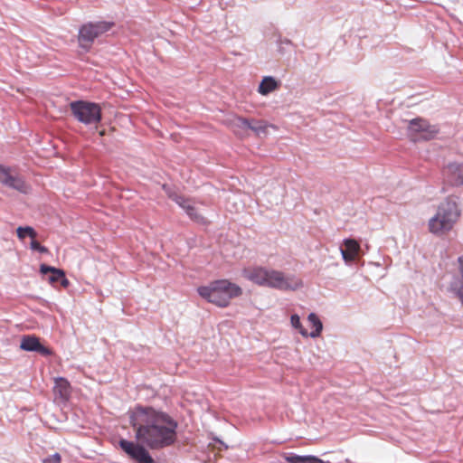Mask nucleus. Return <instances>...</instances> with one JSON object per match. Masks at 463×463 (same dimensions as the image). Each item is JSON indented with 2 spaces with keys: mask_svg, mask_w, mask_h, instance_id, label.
Instances as JSON below:
<instances>
[{
  "mask_svg": "<svg viewBox=\"0 0 463 463\" xmlns=\"http://www.w3.org/2000/svg\"><path fill=\"white\" fill-rule=\"evenodd\" d=\"M129 422L137 442L120 439L119 447L137 463H155L147 449H161L176 441L177 421L163 411L136 406L130 412Z\"/></svg>",
  "mask_w": 463,
  "mask_h": 463,
  "instance_id": "nucleus-1",
  "label": "nucleus"
},
{
  "mask_svg": "<svg viewBox=\"0 0 463 463\" xmlns=\"http://www.w3.org/2000/svg\"><path fill=\"white\" fill-rule=\"evenodd\" d=\"M16 233H17L18 238L21 240H24L25 238V236H29L32 239H35L37 236V233L34 231V229L30 226L18 227L16 230Z\"/></svg>",
  "mask_w": 463,
  "mask_h": 463,
  "instance_id": "nucleus-19",
  "label": "nucleus"
},
{
  "mask_svg": "<svg viewBox=\"0 0 463 463\" xmlns=\"http://www.w3.org/2000/svg\"><path fill=\"white\" fill-rule=\"evenodd\" d=\"M2 184L22 194H27L30 190V186L18 171L10 167H2Z\"/></svg>",
  "mask_w": 463,
  "mask_h": 463,
  "instance_id": "nucleus-8",
  "label": "nucleus"
},
{
  "mask_svg": "<svg viewBox=\"0 0 463 463\" xmlns=\"http://www.w3.org/2000/svg\"><path fill=\"white\" fill-rule=\"evenodd\" d=\"M233 131L236 135L244 137L250 130V120L241 117H237L232 121Z\"/></svg>",
  "mask_w": 463,
  "mask_h": 463,
  "instance_id": "nucleus-16",
  "label": "nucleus"
},
{
  "mask_svg": "<svg viewBox=\"0 0 463 463\" xmlns=\"http://www.w3.org/2000/svg\"><path fill=\"white\" fill-rule=\"evenodd\" d=\"M290 323H291V326L298 329L299 334H301L303 336L305 337H307L308 336V332L307 330L302 326L301 322H300V317L298 315L295 314V315H292L291 317H290Z\"/></svg>",
  "mask_w": 463,
  "mask_h": 463,
  "instance_id": "nucleus-20",
  "label": "nucleus"
},
{
  "mask_svg": "<svg viewBox=\"0 0 463 463\" xmlns=\"http://www.w3.org/2000/svg\"><path fill=\"white\" fill-rule=\"evenodd\" d=\"M345 249L341 250L343 259L345 261H353L356 259L361 250L360 244L354 239L344 241Z\"/></svg>",
  "mask_w": 463,
  "mask_h": 463,
  "instance_id": "nucleus-11",
  "label": "nucleus"
},
{
  "mask_svg": "<svg viewBox=\"0 0 463 463\" xmlns=\"http://www.w3.org/2000/svg\"><path fill=\"white\" fill-rule=\"evenodd\" d=\"M282 457L288 463H330L323 461L315 456H298L293 453H284Z\"/></svg>",
  "mask_w": 463,
  "mask_h": 463,
  "instance_id": "nucleus-13",
  "label": "nucleus"
},
{
  "mask_svg": "<svg viewBox=\"0 0 463 463\" xmlns=\"http://www.w3.org/2000/svg\"><path fill=\"white\" fill-rule=\"evenodd\" d=\"M460 215L456 201L449 197L438 207L437 213L429 221V230L434 234L450 231Z\"/></svg>",
  "mask_w": 463,
  "mask_h": 463,
  "instance_id": "nucleus-4",
  "label": "nucleus"
},
{
  "mask_svg": "<svg viewBox=\"0 0 463 463\" xmlns=\"http://www.w3.org/2000/svg\"><path fill=\"white\" fill-rule=\"evenodd\" d=\"M31 249L33 250H38L41 253H47L48 249L44 246H42L37 241L32 239L31 241Z\"/></svg>",
  "mask_w": 463,
  "mask_h": 463,
  "instance_id": "nucleus-23",
  "label": "nucleus"
},
{
  "mask_svg": "<svg viewBox=\"0 0 463 463\" xmlns=\"http://www.w3.org/2000/svg\"><path fill=\"white\" fill-rule=\"evenodd\" d=\"M59 282L61 283V286L64 288H66L70 285V281L66 279L65 276L61 278Z\"/></svg>",
  "mask_w": 463,
  "mask_h": 463,
  "instance_id": "nucleus-26",
  "label": "nucleus"
},
{
  "mask_svg": "<svg viewBox=\"0 0 463 463\" xmlns=\"http://www.w3.org/2000/svg\"><path fill=\"white\" fill-rule=\"evenodd\" d=\"M458 269L459 275L463 280V257L458 258ZM455 294L461 302V304L463 305V284L455 289Z\"/></svg>",
  "mask_w": 463,
  "mask_h": 463,
  "instance_id": "nucleus-21",
  "label": "nucleus"
},
{
  "mask_svg": "<svg viewBox=\"0 0 463 463\" xmlns=\"http://www.w3.org/2000/svg\"><path fill=\"white\" fill-rule=\"evenodd\" d=\"M198 294L208 302L226 307L231 300L242 295V288L228 279H219L197 288Z\"/></svg>",
  "mask_w": 463,
  "mask_h": 463,
  "instance_id": "nucleus-3",
  "label": "nucleus"
},
{
  "mask_svg": "<svg viewBox=\"0 0 463 463\" xmlns=\"http://www.w3.org/2000/svg\"><path fill=\"white\" fill-rule=\"evenodd\" d=\"M409 134L413 141L430 140L439 133L436 126L430 125L423 118H415L410 122Z\"/></svg>",
  "mask_w": 463,
  "mask_h": 463,
  "instance_id": "nucleus-7",
  "label": "nucleus"
},
{
  "mask_svg": "<svg viewBox=\"0 0 463 463\" xmlns=\"http://www.w3.org/2000/svg\"><path fill=\"white\" fill-rule=\"evenodd\" d=\"M279 82L270 76L264 77L259 86L258 91L261 95H268L279 88Z\"/></svg>",
  "mask_w": 463,
  "mask_h": 463,
  "instance_id": "nucleus-15",
  "label": "nucleus"
},
{
  "mask_svg": "<svg viewBox=\"0 0 463 463\" xmlns=\"http://www.w3.org/2000/svg\"><path fill=\"white\" fill-rule=\"evenodd\" d=\"M307 320L313 327V330L308 333V336L312 338L319 336L323 329V325L319 317L315 313H310L307 317Z\"/></svg>",
  "mask_w": 463,
  "mask_h": 463,
  "instance_id": "nucleus-17",
  "label": "nucleus"
},
{
  "mask_svg": "<svg viewBox=\"0 0 463 463\" xmlns=\"http://www.w3.org/2000/svg\"><path fill=\"white\" fill-rule=\"evenodd\" d=\"M40 272L43 275L50 273L48 277V281L50 284L54 285L59 282L61 278L64 277V271L62 269L48 266L46 264H42L40 266Z\"/></svg>",
  "mask_w": 463,
  "mask_h": 463,
  "instance_id": "nucleus-14",
  "label": "nucleus"
},
{
  "mask_svg": "<svg viewBox=\"0 0 463 463\" xmlns=\"http://www.w3.org/2000/svg\"><path fill=\"white\" fill-rule=\"evenodd\" d=\"M61 458L60 454L55 453L43 460V463H61Z\"/></svg>",
  "mask_w": 463,
  "mask_h": 463,
  "instance_id": "nucleus-25",
  "label": "nucleus"
},
{
  "mask_svg": "<svg viewBox=\"0 0 463 463\" xmlns=\"http://www.w3.org/2000/svg\"><path fill=\"white\" fill-rule=\"evenodd\" d=\"M72 115L81 123L94 124L101 119L100 107L92 102L78 100L70 104Z\"/></svg>",
  "mask_w": 463,
  "mask_h": 463,
  "instance_id": "nucleus-6",
  "label": "nucleus"
},
{
  "mask_svg": "<svg viewBox=\"0 0 463 463\" xmlns=\"http://www.w3.org/2000/svg\"><path fill=\"white\" fill-rule=\"evenodd\" d=\"M188 216L194 222L199 223H205V218L198 213L194 205H191L190 208L185 212Z\"/></svg>",
  "mask_w": 463,
  "mask_h": 463,
  "instance_id": "nucleus-22",
  "label": "nucleus"
},
{
  "mask_svg": "<svg viewBox=\"0 0 463 463\" xmlns=\"http://www.w3.org/2000/svg\"><path fill=\"white\" fill-rule=\"evenodd\" d=\"M176 203L181 206L185 212L188 210V208L191 207V203L187 199H184L183 197H177L175 199Z\"/></svg>",
  "mask_w": 463,
  "mask_h": 463,
  "instance_id": "nucleus-24",
  "label": "nucleus"
},
{
  "mask_svg": "<svg viewBox=\"0 0 463 463\" xmlns=\"http://www.w3.org/2000/svg\"><path fill=\"white\" fill-rule=\"evenodd\" d=\"M443 178L451 186L463 184V165L458 163L449 164L443 170Z\"/></svg>",
  "mask_w": 463,
  "mask_h": 463,
  "instance_id": "nucleus-9",
  "label": "nucleus"
},
{
  "mask_svg": "<svg viewBox=\"0 0 463 463\" xmlns=\"http://www.w3.org/2000/svg\"><path fill=\"white\" fill-rule=\"evenodd\" d=\"M53 392L56 397L61 401H66L71 395V384L62 377L55 379V385L53 387Z\"/></svg>",
  "mask_w": 463,
  "mask_h": 463,
  "instance_id": "nucleus-12",
  "label": "nucleus"
},
{
  "mask_svg": "<svg viewBox=\"0 0 463 463\" xmlns=\"http://www.w3.org/2000/svg\"><path fill=\"white\" fill-rule=\"evenodd\" d=\"M243 278L252 283L279 290H296L302 286V281L294 276H286L276 269H268L261 266H250L242 269Z\"/></svg>",
  "mask_w": 463,
  "mask_h": 463,
  "instance_id": "nucleus-2",
  "label": "nucleus"
},
{
  "mask_svg": "<svg viewBox=\"0 0 463 463\" xmlns=\"http://www.w3.org/2000/svg\"><path fill=\"white\" fill-rule=\"evenodd\" d=\"M268 125L264 121H259L255 119L250 120V129L252 130L256 135L261 133H267Z\"/></svg>",
  "mask_w": 463,
  "mask_h": 463,
  "instance_id": "nucleus-18",
  "label": "nucleus"
},
{
  "mask_svg": "<svg viewBox=\"0 0 463 463\" xmlns=\"http://www.w3.org/2000/svg\"><path fill=\"white\" fill-rule=\"evenodd\" d=\"M113 25V23L107 21L89 22L82 24L79 29V46L84 51L89 52L94 41L109 32Z\"/></svg>",
  "mask_w": 463,
  "mask_h": 463,
  "instance_id": "nucleus-5",
  "label": "nucleus"
},
{
  "mask_svg": "<svg viewBox=\"0 0 463 463\" xmlns=\"http://www.w3.org/2000/svg\"><path fill=\"white\" fill-rule=\"evenodd\" d=\"M20 347L29 352H37L43 355H50L51 350L43 346L38 337L34 335H25L22 338Z\"/></svg>",
  "mask_w": 463,
  "mask_h": 463,
  "instance_id": "nucleus-10",
  "label": "nucleus"
}]
</instances>
